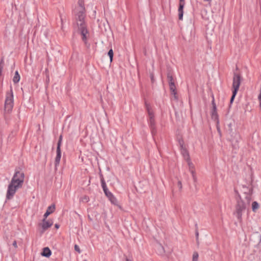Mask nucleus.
Listing matches in <instances>:
<instances>
[{
  "mask_svg": "<svg viewBox=\"0 0 261 261\" xmlns=\"http://www.w3.org/2000/svg\"><path fill=\"white\" fill-rule=\"evenodd\" d=\"M74 13L77 27L82 36V40L86 43L89 35L85 21L86 10L84 0H78L77 6L74 10Z\"/></svg>",
  "mask_w": 261,
  "mask_h": 261,
  "instance_id": "obj_1",
  "label": "nucleus"
},
{
  "mask_svg": "<svg viewBox=\"0 0 261 261\" xmlns=\"http://www.w3.org/2000/svg\"><path fill=\"white\" fill-rule=\"evenodd\" d=\"M179 144L181 148V153L182 154L185 160H186L187 162L188 165L189 166V171L192 174V176L194 181H196L197 178L195 166L190 160L189 153L186 148V146L184 145L183 142H180Z\"/></svg>",
  "mask_w": 261,
  "mask_h": 261,
  "instance_id": "obj_2",
  "label": "nucleus"
},
{
  "mask_svg": "<svg viewBox=\"0 0 261 261\" xmlns=\"http://www.w3.org/2000/svg\"><path fill=\"white\" fill-rule=\"evenodd\" d=\"M14 107V95L12 88L10 91L7 92L5 101V111L6 113H10Z\"/></svg>",
  "mask_w": 261,
  "mask_h": 261,
  "instance_id": "obj_3",
  "label": "nucleus"
},
{
  "mask_svg": "<svg viewBox=\"0 0 261 261\" xmlns=\"http://www.w3.org/2000/svg\"><path fill=\"white\" fill-rule=\"evenodd\" d=\"M241 82V76L240 74L234 73L233 77L232 91V95L230 99V103L233 102L234 98L236 96L237 92L239 89Z\"/></svg>",
  "mask_w": 261,
  "mask_h": 261,
  "instance_id": "obj_4",
  "label": "nucleus"
},
{
  "mask_svg": "<svg viewBox=\"0 0 261 261\" xmlns=\"http://www.w3.org/2000/svg\"><path fill=\"white\" fill-rule=\"evenodd\" d=\"M24 174L21 171H17L15 172L11 182L21 188L24 182Z\"/></svg>",
  "mask_w": 261,
  "mask_h": 261,
  "instance_id": "obj_5",
  "label": "nucleus"
},
{
  "mask_svg": "<svg viewBox=\"0 0 261 261\" xmlns=\"http://www.w3.org/2000/svg\"><path fill=\"white\" fill-rule=\"evenodd\" d=\"M246 209V205L245 203L242 201H238L236 207V211L234 214L238 220L241 222L242 219V214L243 212Z\"/></svg>",
  "mask_w": 261,
  "mask_h": 261,
  "instance_id": "obj_6",
  "label": "nucleus"
},
{
  "mask_svg": "<svg viewBox=\"0 0 261 261\" xmlns=\"http://www.w3.org/2000/svg\"><path fill=\"white\" fill-rule=\"evenodd\" d=\"M21 188L19 186L15 185L10 182L8 187V189L6 194V198L8 199H11L15 195L16 192L18 189Z\"/></svg>",
  "mask_w": 261,
  "mask_h": 261,
  "instance_id": "obj_7",
  "label": "nucleus"
},
{
  "mask_svg": "<svg viewBox=\"0 0 261 261\" xmlns=\"http://www.w3.org/2000/svg\"><path fill=\"white\" fill-rule=\"evenodd\" d=\"M53 224V221L51 219L46 220V218L44 217L41 223L39 225L41 227V232H44L48 228L51 227Z\"/></svg>",
  "mask_w": 261,
  "mask_h": 261,
  "instance_id": "obj_8",
  "label": "nucleus"
},
{
  "mask_svg": "<svg viewBox=\"0 0 261 261\" xmlns=\"http://www.w3.org/2000/svg\"><path fill=\"white\" fill-rule=\"evenodd\" d=\"M212 105H213V109L211 113V117L215 121H218V115L217 112V108L216 105L214 101V98H213V101H212Z\"/></svg>",
  "mask_w": 261,
  "mask_h": 261,
  "instance_id": "obj_9",
  "label": "nucleus"
},
{
  "mask_svg": "<svg viewBox=\"0 0 261 261\" xmlns=\"http://www.w3.org/2000/svg\"><path fill=\"white\" fill-rule=\"evenodd\" d=\"M146 107L148 113V115L149 116V122L151 126H152V125L154 124L153 112L151 108L148 105H146Z\"/></svg>",
  "mask_w": 261,
  "mask_h": 261,
  "instance_id": "obj_10",
  "label": "nucleus"
},
{
  "mask_svg": "<svg viewBox=\"0 0 261 261\" xmlns=\"http://www.w3.org/2000/svg\"><path fill=\"white\" fill-rule=\"evenodd\" d=\"M56 209L55 204H52L47 207V211L43 215V217L47 218V217L51 214L54 212Z\"/></svg>",
  "mask_w": 261,
  "mask_h": 261,
  "instance_id": "obj_11",
  "label": "nucleus"
},
{
  "mask_svg": "<svg viewBox=\"0 0 261 261\" xmlns=\"http://www.w3.org/2000/svg\"><path fill=\"white\" fill-rule=\"evenodd\" d=\"M61 158V150L59 147L57 148V155L55 158V166L57 167L59 165Z\"/></svg>",
  "mask_w": 261,
  "mask_h": 261,
  "instance_id": "obj_12",
  "label": "nucleus"
},
{
  "mask_svg": "<svg viewBox=\"0 0 261 261\" xmlns=\"http://www.w3.org/2000/svg\"><path fill=\"white\" fill-rule=\"evenodd\" d=\"M108 197L110 201H111V202L115 205L118 206L119 203L118 200L117 198L113 195V194L112 193H108Z\"/></svg>",
  "mask_w": 261,
  "mask_h": 261,
  "instance_id": "obj_13",
  "label": "nucleus"
},
{
  "mask_svg": "<svg viewBox=\"0 0 261 261\" xmlns=\"http://www.w3.org/2000/svg\"><path fill=\"white\" fill-rule=\"evenodd\" d=\"M51 252L49 248L48 247H45L43 249L41 255L43 256L48 257L51 255Z\"/></svg>",
  "mask_w": 261,
  "mask_h": 261,
  "instance_id": "obj_14",
  "label": "nucleus"
},
{
  "mask_svg": "<svg viewBox=\"0 0 261 261\" xmlns=\"http://www.w3.org/2000/svg\"><path fill=\"white\" fill-rule=\"evenodd\" d=\"M184 7V6H183L182 4L179 5V8L178 9V18L180 20H182V18H183Z\"/></svg>",
  "mask_w": 261,
  "mask_h": 261,
  "instance_id": "obj_15",
  "label": "nucleus"
},
{
  "mask_svg": "<svg viewBox=\"0 0 261 261\" xmlns=\"http://www.w3.org/2000/svg\"><path fill=\"white\" fill-rule=\"evenodd\" d=\"M259 204L256 201H254L252 203V210L253 212H256L259 208Z\"/></svg>",
  "mask_w": 261,
  "mask_h": 261,
  "instance_id": "obj_16",
  "label": "nucleus"
},
{
  "mask_svg": "<svg viewBox=\"0 0 261 261\" xmlns=\"http://www.w3.org/2000/svg\"><path fill=\"white\" fill-rule=\"evenodd\" d=\"M20 75L18 73V72L17 71H16L15 72V75H14V76L13 79V82L15 83H18L20 80Z\"/></svg>",
  "mask_w": 261,
  "mask_h": 261,
  "instance_id": "obj_17",
  "label": "nucleus"
},
{
  "mask_svg": "<svg viewBox=\"0 0 261 261\" xmlns=\"http://www.w3.org/2000/svg\"><path fill=\"white\" fill-rule=\"evenodd\" d=\"M199 254L197 252H194L192 255V261H199Z\"/></svg>",
  "mask_w": 261,
  "mask_h": 261,
  "instance_id": "obj_18",
  "label": "nucleus"
},
{
  "mask_svg": "<svg viewBox=\"0 0 261 261\" xmlns=\"http://www.w3.org/2000/svg\"><path fill=\"white\" fill-rule=\"evenodd\" d=\"M89 201V198L86 195H84L80 199V201L82 202H88Z\"/></svg>",
  "mask_w": 261,
  "mask_h": 261,
  "instance_id": "obj_19",
  "label": "nucleus"
},
{
  "mask_svg": "<svg viewBox=\"0 0 261 261\" xmlns=\"http://www.w3.org/2000/svg\"><path fill=\"white\" fill-rule=\"evenodd\" d=\"M102 188H103V191L106 194V195L108 197V193H112L111 192H109L107 187H106V184L104 182H102Z\"/></svg>",
  "mask_w": 261,
  "mask_h": 261,
  "instance_id": "obj_20",
  "label": "nucleus"
},
{
  "mask_svg": "<svg viewBox=\"0 0 261 261\" xmlns=\"http://www.w3.org/2000/svg\"><path fill=\"white\" fill-rule=\"evenodd\" d=\"M170 89L174 95H175V86L174 84H169Z\"/></svg>",
  "mask_w": 261,
  "mask_h": 261,
  "instance_id": "obj_21",
  "label": "nucleus"
},
{
  "mask_svg": "<svg viewBox=\"0 0 261 261\" xmlns=\"http://www.w3.org/2000/svg\"><path fill=\"white\" fill-rule=\"evenodd\" d=\"M108 56H109L110 57V62H112V61H113V49H111L108 53Z\"/></svg>",
  "mask_w": 261,
  "mask_h": 261,
  "instance_id": "obj_22",
  "label": "nucleus"
},
{
  "mask_svg": "<svg viewBox=\"0 0 261 261\" xmlns=\"http://www.w3.org/2000/svg\"><path fill=\"white\" fill-rule=\"evenodd\" d=\"M168 81H169V84H174V80H173V79L172 77V76H170V75H168Z\"/></svg>",
  "mask_w": 261,
  "mask_h": 261,
  "instance_id": "obj_23",
  "label": "nucleus"
},
{
  "mask_svg": "<svg viewBox=\"0 0 261 261\" xmlns=\"http://www.w3.org/2000/svg\"><path fill=\"white\" fill-rule=\"evenodd\" d=\"M62 140V136L60 135V136L59 137V141L58 142V145H57V147H59V148H61Z\"/></svg>",
  "mask_w": 261,
  "mask_h": 261,
  "instance_id": "obj_24",
  "label": "nucleus"
},
{
  "mask_svg": "<svg viewBox=\"0 0 261 261\" xmlns=\"http://www.w3.org/2000/svg\"><path fill=\"white\" fill-rule=\"evenodd\" d=\"M74 249H75V251H76L79 253L81 252V250H80V247H79L78 245H74Z\"/></svg>",
  "mask_w": 261,
  "mask_h": 261,
  "instance_id": "obj_25",
  "label": "nucleus"
},
{
  "mask_svg": "<svg viewBox=\"0 0 261 261\" xmlns=\"http://www.w3.org/2000/svg\"><path fill=\"white\" fill-rule=\"evenodd\" d=\"M13 246L15 248H17V242L16 241H14L13 242V244H12Z\"/></svg>",
  "mask_w": 261,
  "mask_h": 261,
  "instance_id": "obj_26",
  "label": "nucleus"
},
{
  "mask_svg": "<svg viewBox=\"0 0 261 261\" xmlns=\"http://www.w3.org/2000/svg\"><path fill=\"white\" fill-rule=\"evenodd\" d=\"M183 5V6H185V0H180L179 1V5Z\"/></svg>",
  "mask_w": 261,
  "mask_h": 261,
  "instance_id": "obj_27",
  "label": "nucleus"
},
{
  "mask_svg": "<svg viewBox=\"0 0 261 261\" xmlns=\"http://www.w3.org/2000/svg\"><path fill=\"white\" fill-rule=\"evenodd\" d=\"M178 186L179 187V188L180 189H181V187H182V185H181V182L180 181H178Z\"/></svg>",
  "mask_w": 261,
  "mask_h": 261,
  "instance_id": "obj_28",
  "label": "nucleus"
},
{
  "mask_svg": "<svg viewBox=\"0 0 261 261\" xmlns=\"http://www.w3.org/2000/svg\"><path fill=\"white\" fill-rule=\"evenodd\" d=\"M205 2H208L209 3V5H211V0H204Z\"/></svg>",
  "mask_w": 261,
  "mask_h": 261,
  "instance_id": "obj_29",
  "label": "nucleus"
},
{
  "mask_svg": "<svg viewBox=\"0 0 261 261\" xmlns=\"http://www.w3.org/2000/svg\"><path fill=\"white\" fill-rule=\"evenodd\" d=\"M2 68L3 67L2 66H0V75H1L2 74Z\"/></svg>",
  "mask_w": 261,
  "mask_h": 261,
  "instance_id": "obj_30",
  "label": "nucleus"
},
{
  "mask_svg": "<svg viewBox=\"0 0 261 261\" xmlns=\"http://www.w3.org/2000/svg\"><path fill=\"white\" fill-rule=\"evenodd\" d=\"M55 227L58 229L59 227V225L58 224H55Z\"/></svg>",
  "mask_w": 261,
  "mask_h": 261,
  "instance_id": "obj_31",
  "label": "nucleus"
},
{
  "mask_svg": "<svg viewBox=\"0 0 261 261\" xmlns=\"http://www.w3.org/2000/svg\"><path fill=\"white\" fill-rule=\"evenodd\" d=\"M126 261H132V260H129V259H126Z\"/></svg>",
  "mask_w": 261,
  "mask_h": 261,
  "instance_id": "obj_32",
  "label": "nucleus"
}]
</instances>
